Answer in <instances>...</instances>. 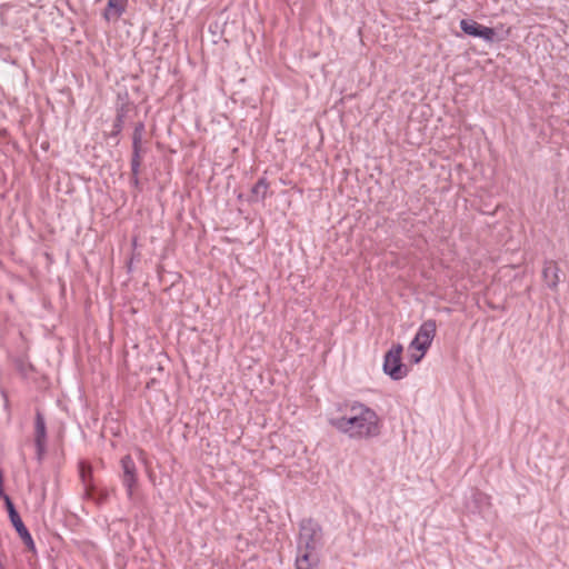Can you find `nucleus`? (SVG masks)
I'll return each instance as SVG.
<instances>
[{"instance_id":"obj_1","label":"nucleus","mask_w":569,"mask_h":569,"mask_svg":"<svg viewBox=\"0 0 569 569\" xmlns=\"http://www.w3.org/2000/svg\"><path fill=\"white\" fill-rule=\"evenodd\" d=\"M348 415L330 420V425L350 439L363 440L378 437L381 430L377 412L362 402L348 406Z\"/></svg>"},{"instance_id":"obj_2","label":"nucleus","mask_w":569,"mask_h":569,"mask_svg":"<svg viewBox=\"0 0 569 569\" xmlns=\"http://www.w3.org/2000/svg\"><path fill=\"white\" fill-rule=\"evenodd\" d=\"M437 331L435 320L425 321L418 329L413 340L409 346V360L412 363H418L425 357L429 347L431 346Z\"/></svg>"},{"instance_id":"obj_3","label":"nucleus","mask_w":569,"mask_h":569,"mask_svg":"<svg viewBox=\"0 0 569 569\" xmlns=\"http://www.w3.org/2000/svg\"><path fill=\"white\" fill-rule=\"evenodd\" d=\"M402 346H392L385 356L383 371L393 380H400L407 376V369L401 362Z\"/></svg>"},{"instance_id":"obj_4","label":"nucleus","mask_w":569,"mask_h":569,"mask_svg":"<svg viewBox=\"0 0 569 569\" xmlns=\"http://www.w3.org/2000/svg\"><path fill=\"white\" fill-rule=\"evenodd\" d=\"M6 507L9 513L10 521L14 527L16 531L18 532L19 537L22 539V541L30 551L36 552V545L33 542V539L28 529L26 528L18 511L16 510L10 497H6Z\"/></svg>"},{"instance_id":"obj_5","label":"nucleus","mask_w":569,"mask_h":569,"mask_svg":"<svg viewBox=\"0 0 569 569\" xmlns=\"http://www.w3.org/2000/svg\"><path fill=\"white\" fill-rule=\"evenodd\" d=\"M321 537V529L319 526L313 523L312 521H307L301 526L300 529V540L305 543L307 551L306 552H315L318 546V542Z\"/></svg>"},{"instance_id":"obj_6","label":"nucleus","mask_w":569,"mask_h":569,"mask_svg":"<svg viewBox=\"0 0 569 569\" xmlns=\"http://www.w3.org/2000/svg\"><path fill=\"white\" fill-rule=\"evenodd\" d=\"M461 30L468 36L481 38L486 41H493L496 32L492 28L485 27L473 20L463 19L460 21Z\"/></svg>"},{"instance_id":"obj_7","label":"nucleus","mask_w":569,"mask_h":569,"mask_svg":"<svg viewBox=\"0 0 569 569\" xmlns=\"http://www.w3.org/2000/svg\"><path fill=\"white\" fill-rule=\"evenodd\" d=\"M121 467L123 470V485L127 488L129 498L133 495V489L137 483V470L136 465L130 456H124L121 459Z\"/></svg>"},{"instance_id":"obj_8","label":"nucleus","mask_w":569,"mask_h":569,"mask_svg":"<svg viewBox=\"0 0 569 569\" xmlns=\"http://www.w3.org/2000/svg\"><path fill=\"white\" fill-rule=\"evenodd\" d=\"M36 447L38 459L40 460L46 451L47 443V432H46V422L44 418L40 412L36 416Z\"/></svg>"},{"instance_id":"obj_9","label":"nucleus","mask_w":569,"mask_h":569,"mask_svg":"<svg viewBox=\"0 0 569 569\" xmlns=\"http://www.w3.org/2000/svg\"><path fill=\"white\" fill-rule=\"evenodd\" d=\"M127 0H108L103 17L108 21H117L126 11Z\"/></svg>"},{"instance_id":"obj_10","label":"nucleus","mask_w":569,"mask_h":569,"mask_svg":"<svg viewBox=\"0 0 569 569\" xmlns=\"http://www.w3.org/2000/svg\"><path fill=\"white\" fill-rule=\"evenodd\" d=\"M543 279L550 289H556L559 283V268L555 262H548L542 270Z\"/></svg>"},{"instance_id":"obj_11","label":"nucleus","mask_w":569,"mask_h":569,"mask_svg":"<svg viewBox=\"0 0 569 569\" xmlns=\"http://www.w3.org/2000/svg\"><path fill=\"white\" fill-rule=\"evenodd\" d=\"M319 558L313 552H305L296 560L297 569H317Z\"/></svg>"},{"instance_id":"obj_12","label":"nucleus","mask_w":569,"mask_h":569,"mask_svg":"<svg viewBox=\"0 0 569 569\" xmlns=\"http://www.w3.org/2000/svg\"><path fill=\"white\" fill-rule=\"evenodd\" d=\"M269 188V183L267 179L261 178L251 189V200L252 201H262L267 197V191Z\"/></svg>"},{"instance_id":"obj_13","label":"nucleus","mask_w":569,"mask_h":569,"mask_svg":"<svg viewBox=\"0 0 569 569\" xmlns=\"http://www.w3.org/2000/svg\"><path fill=\"white\" fill-rule=\"evenodd\" d=\"M143 129V126L140 124L138 128H136L134 130V133H133V143H132V147H133V151H140L141 149V131Z\"/></svg>"},{"instance_id":"obj_14","label":"nucleus","mask_w":569,"mask_h":569,"mask_svg":"<svg viewBox=\"0 0 569 569\" xmlns=\"http://www.w3.org/2000/svg\"><path fill=\"white\" fill-rule=\"evenodd\" d=\"M140 168V151H133L131 160V169L134 177L138 176Z\"/></svg>"},{"instance_id":"obj_15","label":"nucleus","mask_w":569,"mask_h":569,"mask_svg":"<svg viewBox=\"0 0 569 569\" xmlns=\"http://www.w3.org/2000/svg\"><path fill=\"white\" fill-rule=\"evenodd\" d=\"M0 497L3 499L4 502H6V497H9L7 493H4L3 485H0Z\"/></svg>"},{"instance_id":"obj_16","label":"nucleus","mask_w":569,"mask_h":569,"mask_svg":"<svg viewBox=\"0 0 569 569\" xmlns=\"http://www.w3.org/2000/svg\"><path fill=\"white\" fill-rule=\"evenodd\" d=\"M132 246H133L134 248L137 247V239H136V238L132 240Z\"/></svg>"}]
</instances>
